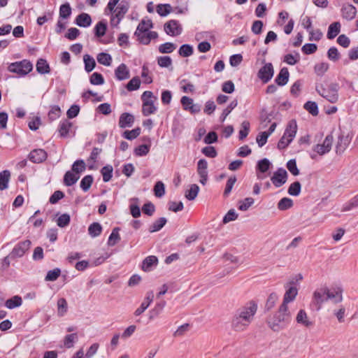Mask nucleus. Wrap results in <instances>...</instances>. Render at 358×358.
I'll return each instance as SVG.
<instances>
[{
  "instance_id": "1",
  "label": "nucleus",
  "mask_w": 358,
  "mask_h": 358,
  "mask_svg": "<svg viewBox=\"0 0 358 358\" xmlns=\"http://www.w3.org/2000/svg\"><path fill=\"white\" fill-rule=\"evenodd\" d=\"M257 310V304L254 301H250L238 308L231 320V329L237 332L246 330L253 321Z\"/></svg>"
},
{
  "instance_id": "2",
  "label": "nucleus",
  "mask_w": 358,
  "mask_h": 358,
  "mask_svg": "<svg viewBox=\"0 0 358 358\" xmlns=\"http://www.w3.org/2000/svg\"><path fill=\"white\" fill-rule=\"evenodd\" d=\"M291 313L289 311L288 306L281 304L278 310L273 316L268 320V327L275 332L284 329L291 322Z\"/></svg>"
},
{
  "instance_id": "3",
  "label": "nucleus",
  "mask_w": 358,
  "mask_h": 358,
  "mask_svg": "<svg viewBox=\"0 0 358 358\" xmlns=\"http://www.w3.org/2000/svg\"><path fill=\"white\" fill-rule=\"evenodd\" d=\"M339 85L336 83H331L325 88L322 84H316V92L323 98L331 103H335L338 100Z\"/></svg>"
},
{
  "instance_id": "4",
  "label": "nucleus",
  "mask_w": 358,
  "mask_h": 358,
  "mask_svg": "<svg viewBox=\"0 0 358 358\" xmlns=\"http://www.w3.org/2000/svg\"><path fill=\"white\" fill-rule=\"evenodd\" d=\"M32 69V64L27 59L11 63L8 67L10 72L15 73L21 76L28 74Z\"/></svg>"
},
{
  "instance_id": "5",
  "label": "nucleus",
  "mask_w": 358,
  "mask_h": 358,
  "mask_svg": "<svg viewBox=\"0 0 358 358\" xmlns=\"http://www.w3.org/2000/svg\"><path fill=\"white\" fill-rule=\"evenodd\" d=\"M128 11V7L124 4H119L112 13L110 25L117 27L124 15Z\"/></svg>"
},
{
  "instance_id": "6",
  "label": "nucleus",
  "mask_w": 358,
  "mask_h": 358,
  "mask_svg": "<svg viewBox=\"0 0 358 358\" xmlns=\"http://www.w3.org/2000/svg\"><path fill=\"white\" fill-rule=\"evenodd\" d=\"M166 34L176 36L181 34L182 31V26L180 22L176 20H171L166 22L164 26Z\"/></svg>"
},
{
  "instance_id": "7",
  "label": "nucleus",
  "mask_w": 358,
  "mask_h": 358,
  "mask_svg": "<svg viewBox=\"0 0 358 358\" xmlns=\"http://www.w3.org/2000/svg\"><path fill=\"white\" fill-rule=\"evenodd\" d=\"M274 73L273 66L271 63L265 64L258 71L257 76L264 83H267Z\"/></svg>"
},
{
  "instance_id": "8",
  "label": "nucleus",
  "mask_w": 358,
  "mask_h": 358,
  "mask_svg": "<svg viewBox=\"0 0 358 358\" xmlns=\"http://www.w3.org/2000/svg\"><path fill=\"white\" fill-rule=\"evenodd\" d=\"M287 176L286 170L283 168H279L273 173L271 180L275 187H280L287 182Z\"/></svg>"
},
{
  "instance_id": "9",
  "label": "nucleus",
  "mask_w": 358,
  "mask_h": 358,
  "mask_svg": "<svg viewBox=\"0 0 358 358\" xmlns=\"http://www.w3.org/2000/svg\"><path fill=\"white\" fill-rule=\"evenodd\" d=\"M333 141V136L331 134H329L326 136L322 144H317L314 147L313 150L320 155L328 153L331 149Z\"/></svg>"
},
{
  "instance_id": "10",
  "label": "nucleus",
  "mask_w": 358,
  "mask_h": 358,
  "mask_svg": "<svg viewBox=\"0 0 358 358\" xmlns=\"http://www.w3.org/2000/svg\"><path fill=\"white\" fill-rule=\"evenodd\" d=\"M328 287H323L317 289L313 293V302L317 305V309H320L323 303L328 301Z\"/></svg>"
},
{
  "instance_id": "11",
  "label": "nucleus",
  "mask_w": 358,
  "mask_h": 358,
  "mask_svg": "<svg viewBox=\"0 0 358 358\" xmlns=\"http://www.w3.org/2000/svg\"><path fill=\"white\" fill-rule=\"evenodd\" d=\"M31 245V241L29 240L19 243L12 250L10 256L13 258L21 257L27 251Z\"/></svg>"
},
{
  "instance_id": "12",
  "label": "nucleus",
  "mask_w": 358,
  "mask_h": 358,
  "mask_svg": "<svg viewBox=\"0 0 358 358\" xmlns=\"http://www.w3.org/2000/svg\"><path fill=\"white\" fill-rule=\"evenodd\" d=\"M48 157L47 152L43 149H35L29 154V159L34 163H41Z\"/></svg>"
},
{
  "instance_id": "13",
  "label": "nucleus",
  "mask_w": 358,
  "mask_h": 358,
  "mask_svg": "<svg viewBox=\"0 0 358 358\" xmlns=\"http://www.w3.org/2000/svg\"><path fill=\"white\" fill-rule=\"evenodd\" d=\"M327 295L328 300H331L334 303H338L343 301V289L339 287L328 288Z\"/></svg>"
},
{
  "instance_id": "14",
  "label": "nucleus",
  "mask_w": 358,
  "mask_h": 358,
  "mask_svg": "<svg viewBox=\"0 0 358 358\" xmlns=\"http://www.w3.org/2000/svg\"><path fill=\"white\" fill-rule=\"evenodd\" d=\"M154 299V293L152 291H149L146 294V296L144 299V301L141 304L140 307L138 308L135 312L134 315L136 316L141 315L150 305V303L152 302Z\"/></svg>"
},
{
  "instance_id": "15",
  "label": "nucleus",
  "mask_w": 358,
  "mask_h": 358,
  "mask_svg": "<svg viewBox=\"0 0 358 358\" xmlns=\"http://www.w3.org/2000/svg\"><path fill=\"white\" fill-rule=\"evenodd\" d=\"M350 141L351 139L348 136L339 135L336 145V153L338 155L342 154L346 150Z\"/></svg>"
},
{
  "instance_id": "16",
  "label": "nucleus",
  "mask_w": 358,
  "mask_h": 358,
  "mask_svg": "<svg viewBox=\"0 0 358 358\" xmlns=\"http://www.w3.org/2000/svg\"><path fill=\"white\" fill-rule=\"evenodd\" d=\"M134 122V117L129 113H123L120 116L119 127L120 128L131 127Z\"/></svg>"
},
{
  "instance_id": "17",
  "label": "nucleus",
  "mask_w": 358,
  "mask_h": 358,
  "mask_svg": "<svg viewBox=\"0 0 358 358\" xmlns=\"http://www.w3.org/2000/svg\"><path fill=\"white\" fill-rule=\"evenodd\" d=\"M341 13L343 18L347 20H352L356 16L357 9L352 4L345 5L341 8Z\"/></svg>"
},
{
  "instance_id": "18",
  "label": "nucleus",
  "mask_w": 358,
  "mask_h": 358,
  "mask_svg": "<svg viewBox=\"0 0 358 358\" xmlns=\"http://www.w3.org/2000/svg\"><path fill=\"white\" fill-rule=\"evenodd\" d=\"M297 131V124L296 122L294 120H292L289 122L288 125L285 131L283 136L285 138H288V139H291L292 141Z\"/></svg>"
},
{
  "instance_id": "19",
  "label": "nucleus",
  "mask_w": 358,
  "mask_h": 358,
  "mask_svg": "<svg viewBox=\"0 0 358 358\" xmlns=\"http://www.w3.org/2000/svg\"><path fill=\"white\" fill-rule=\"evenodd\" d=\"M289 73L287 68L284 67L280 71L275 80V82L279 86H284L287 83L289 80Z\"/></svg>"
},
{
  "instance_id": "20",
  "label": "nucleus",
  "mask_w": 358,
  "mask_h": 358,
  "mask_svg": "<svg viewBox=\"0 0 358 358\" xmlns=\"http://www.w3.org/2000/svg\"><path fill=\"white\" fill-rule=\"evenodd\" d=\"M115 74L117 80H123L129 78V71L124 64H121L115 71Z\"/></svg>"
},
{
  "instance_id": "21",
  "label": "nucleus",
  "mask_w": 358,
  "mask_h": 358,
  "mask_svg": "<svg viewBox=\"0 0 358 358\" xmlns=\"http://www.w3.org/2000/svg\"><path fill=\"white\" fill-rule=\"evenodd\" d=\"M76 23L79 27H87L90 26L92 19L89 14L83 13L76 17Z\"/></svg>"
},
{
  "instance_id": "22",
  "label": "nucleus",
  "mask_w": 358,
  "mask_h": 358,
  "mask_svg": "<svg viewBox=\"0 0 358 358\" xmlns=\"http://www.w3.org/2000/svg\"><path fill=\"white\" fill-rule=\"evenodd\" d=\"M296 321L298 324L306 327H309L313 325V322L308 320L307 313L304 310H300L299 311L296 317Z\"/></svg>"
},
{
  "instance_id": "23",
  "label": "nucleus",
  "mask_w": 358,
  "mask_h": 358,
  "mask_svg": "<svg viewBox=\"0 0 358 358\" xmlns=\"http://www.w3.org/2000/svg\"><path fill=\"white\" fill-rule=\"evenodd\" d=\"M298 293V290L295 287H290L286 290L282 304L287 306V303L294 301Z\"/></svg>"
},
{
  "instance_id": "24",
  "label": "nucleus",
  "mask_w": 358,
  "mask_h": 358,
  "mask_svg": "<svg viewBox=\"0 0 358 358\" xmlns=\"http://www.w3.org/2000/svg\"><path fill=\"white\" fill-rule=\"evenodd\" d=\"M157 263L158 259L157 257L153 255L148 256L143 262L142 269L144 271H148L153 265H157Z\"/></svg>"
},
{
  "instance_id": "25",
  "label": "nucleus",
  "mask_w": 358,
  "mask_h": 358,
  "mask_svg": "<svg viewBox=\"0 0 358 358\" xmlns=\"http://www.w3.org/2000/svg\"><path fill=\"white\" fill-rule=\"evenodd\" d=\"M341 31V24L338 22H335L331 24L328 29L327 38L329 39L334 38Z\"/></svg>"
},
{
  "instance_id": "26",
  "label": "nucleus",
  "mask_w": 358,
  "mask_h": 358,
  "mask_svg": "<svg viewBox=\"0 0 358 358\" xmlns=\"http://www.w3.org/2000/svg\"><path fill=\"white\" fill-rule=\"evenodd\" d=\"M157 108L154 104V101H145L143 103L142 113L144 116H148L155 113Z\"/></svg>"
},
{
  "instance_id": "27",
  "label": "nucleus",
  "mask_w": 358,
  "mask_h": 358,
  "mask_svg": "<svg viewBox=\"0 0 358 358\" xmlns=\"http://www.w3.org/2000/svg\"><path fill=\"white\" fill-rule=\"evenodd\" d=\"M153 24L151 20H143L138 24L136 30V34H141V32H148L150 29L152 28Z\"/></svg>"
},
{
  "instance_id": "28",
  "label": "nucleus",
  "mask_w": 358,
  "mask_h": 358,
  "mask_svg": "<svg viewBox=\"0 0 358 358\" xmlns=\"http://www.w3.org/2000/svg\"><path fill=\"white\" fill-rule=\"evenodd\" d=\"M79 179V176L72 173L71 171H67L64 177V183L66 186H71L74 185Z\"/></svg>"
},
{
  "instance_id": "29",
  "label": "nucleus",
  "mask_w": 358,
  "mask_h": 358,
  "mask_svg": "<svg viewBox=\"0 0 358 358\" xmlns=\"http://www.w3.org/2000/svg\"><path fill=\"white\" fill-rule=\"evenodd\" d=\"M102 232V227L99 222H93L88 227V234L92 238L99 236Z\"/></svg>"
},
{
  "instance_id": "30",
  "label": "nucleus",
  "mask_w": 358,
  "mask_h": 358,
  "mask_svg": "<svg viewBox=\"0 0 358 358\" xmlns=\"http://www.w3.org/2000/svg\"><path fill=\"white\" fill-rule=\"evenodd\" d=\"M166 222L165 217L159 218L149 227V231L153 233L159 231L166 224Z\"/></svg>"
},
{
  "instance_id": "31",
  "label": "nucleus",
  "mask_w": 358,
  "mask_h": 358,
  "mask_svg": "<svg viewBox=\"0 0 358 358\" xmlns=\"http://www.w3.org/2000/svg\"><path fill=\"white\" fill-rule=\"evenodd\" d=\"M10 177V173L8 170H4L0 173V189L3 190L8 187V183Z\"/></svg>"
},
{
  "instance_id": "32",
  "label": "nucleus",
  "mask_w": 358,
  "mask_h": 358,
  "mask_svg": "<svg viewBox=\"0 0 358 358\" xmlns=\"http://www.w3.org/2000/svg\"><path fill=\"white\" fill-rule=\"evenodd\" d=\"M36 70L39 73L45 74L50 72V66L44 59H39L36 63Z\"/></svg>"
},
{
  "instance_id": "33",
  "label": "nucleus",
  "mask_w": 358,
  "mask_h": 358,
  "mask_svg": "<svg viewBox=\"0 0 358 358\" xmlns=\"http://www.w3.org/2000/svg\"><path fill=\"white\" fill-rule=\"evenodd\" d=\"M85 63V70L89 73L91 72L96 66L94 59L89 55H85L83 57Z\"/></svg>"
},
{
  "instance_id": "34",
  "label": "nucleus",
  "mask_w": 358,
  "mask_h": 358,
  "mask_svg": "<svg viewBox=\"0 0 358 358\" xmlns=\"http://www.w3.org/2000/svg\"><path fill=\"white\" fill-rule=\"evenodd\" d=\"M120 228L119 227H115L112 233L110 234L108 240V245L109 246H113L115 245L120 240V236L119 234Z\"/></svg>"
},
{
  "instance_id": "35",
  "label": "nucleus",
  "mask_w": 358,
  "mask_h": 358,
  "mask_svg": "<svg viewBox=\"0 0 358 358\" xmlns=\"http://www.w3.org/2000/svg\"><path fill=\"white\" fill-rule=\"evenodd\" d=\"M107 30V24L103 21L99 22L94 27V34L96 37H102Z\"/></svg>"
},
{
  "instance_id": "36",
  "label": "nucleus",
  "mask_w": 358,
  "mask_h": 358,
  "mask_svg": "<svg viewBox=\"0 0 358 358\" xmlns=\"http://www.w3.org/2000/svg\"><path fill=\"white\" fill-rule=\"evenodd\" d=\"M22 303V298L19 296H15L6 301V306L9 309H13L21 306Z\"/></svg>"
},
{
  "instance_id": "37",
  "label": "nucleus",
  "mask_w": 358,
  "mask_h": 358,
  "mask_svg": "<svg viewBox=\"0 0 358 358\" xmlns=\"http://www.w3.org/2000/svg\"><path fill=\"white\" fill-rule=\"evenodd\" d=\"M199 191V187L197 185L193 184L190 186L189 189L185 192V197L189 200H194L196 196Z\"/></svg>"
},
{
  "instance_id": "38",
  "label": "nucleus",
  "mask_w": 358,
  "mask_h": 358,
  "mask_svg": "<svg viewBox=\"0 0 358 358\" xmlns=\"http://www.w3.org/2000/svg\"><path fill=\"white\" fill-rule=\"evenodd\" d=\"M113 171V168L111 165H106L101 169V173L103 176V180L105 182H108L112 178Z\"/></svg>"
},
{
  "instance_id": "39",
  "label": "nucleus",
  "mask_w": 358,
  "mask_h": 358,
  "mask_svg": "<svg viewBox=\"0 0 358 358\" xmlns=\"http://www.w3.org/2000/svg\"><path fill=\"white\" fill-rule=\"evenodd\" d=\"M172 11V6L169 3L159 4L157 6V12L162 16L164 17Z\"/></svg>"
},
{
  "instance_id": "40",
  "label": "nucleus",
  "mask_w": 358,
  "mask_h": 358,
  "mask_svg": "<svg viewBox=\"0 0 358 358\" xmlns=\"http://www.w3.org/2000/svg\"><path fill=\"white\" fill-rule=\"evenodd\" d=\"M78 335L76 333L68 334L64 337V345L66 348H71L73 347V344L78 341Z\"/></svg>"
},
{
  "instance_id": "41",
  "label": "nucleus",
  "mask_w": 358,
  "mask_h": 358,
  "mask_svg": "<svg viewBox=\"0 0 358 358\" xmlns=\"http://www.w3.org/2000/svg\"><path fill=\"white\" fill-rule=\"evenodd\" d=\"M176 48V45L173 43H170V42H166L165 43H163V44H161L159 46V52L160 53H171L172 52H173Z\"/></svg>"
},
{
  "instance_id": "42",
  "label": "nucleus",
  "mask_w": 358,
  "mask_h": 358,
  "mask_svg": "<svg viewBox=\"0 0 358 358\" xmlns=\"http://www.w3.org/2000/svg\"><path fill=\"white\" fill-rule=\"evenodd\" d=\"M303 108L313 116H316L319 113L317 104L315 101H307Z\"/></svg>"
},
{
  "instance_id": "43",
  "label": "nucleus",
  "mask_w": 358,
  "mask_h": 358,
  "mask_svg": "<svg viewBox=\"0 0 358 358\" xmlns=\"http://www.w3.org/2000/svg\"><path fill=\"white\" fill-rule=\"evenodd\" d=\"M293 206V201L291 199L284 197L280 199L278 203V208L280 210H286Z\"/></svg>"
},
{
  "instance_id": "44",
  "label": "nucleus",
  "mask_w": 358,
  "mask_h": 358,
  "mask_svg": "<svg viewBox=\"0 0 358 358\" xmlns=\"http://www.w3.org/2000/svg\"><path fill=\"white\" fill-rule=\"evenodd\" d=\"M97 61L99 64L108 66L111 64V56L105 52H101L97 55Z\"/></svg>"
},
{
  "instance_id": "45",
  "label": "nucleus",
  "mask_w": 358,
  "mask_h": 358,
  "mask_svg": "<svg viewBox=\"0 0 358 358\" xmlns=\"http://www.w3.org/2000/svg\"><path fill=\"white\" fill-rule=\"evenodd\" d=\"M238 105V101L236 99L233 100L229 105L223 110L222 113L220 116V121L223 122L226 117L229 115V114L231 112V110L236 108Z\"/></svg>"
},
{
  "instance_id": "46",
  "label": "nucleus",
  "mask_w": 358,
  "mask_h": 358,
  "mask_svg": "<svg viewBox=\"0 0 358 358\" xmlns=\"http://www.w3.org/2000/svg\"><path fill=\"white\" fill-rule=\"evenodd\" d=\"M71 14V8L69 3L62 4L59 8V17L66 19Z\"/></svg>"
},
{
  "instance_id": "47",
  "label": "nucleus",
  "mask_w": 358,
  "mask_h": 358,
  "mask_svg": "<svg viewBox=\"0 0 358 358\" xmlns=\"http://www.w3.org/2000/svg\"><path fill=\"white\" fill-rule=\"evenodd\" d=\"M93 182V177L91 175L85 176L80 181V187L84 192H87L90 188Z\"/></svg>"
},
{
  "instance_id": "48",
  "label": "nucleus",
  "mask_w": 358,
  "mask_h": 358,
  "mask_svg": "<svg viewBox=\"0 0 358 358\" xmlns=\"http://www.w3.org/2000/svg\"><path fill=\"white\" fill-rule=\"evenodd\" d=\"M178 53L180 56L187 57L193 54V48L190 45L184 44L180 46Z\"/></svg>"
},
{
  "instance_id": "49",
  "label": "nucleus",
  "mask_w": 358,
  "mask_h": 358,
  "mask_svg": "<svg viewBox=\"0 0 358 358\" xmlns=\"http://www.w3.org/2000/svg\"><path fill=\"white\" fill-rule=\"evenodd\" d=\"M90 81L92 85H99L104 83V78L101 73L94 72L91 75Z\"/></svg>"
},
{
  "instance_id": "50",
  "label": "nucleus",
  "mask_w": 358,
  "mask_h": 358,
  "mask_svg": "<svg viewBox=\"0 0 358 358\" xmlns=\"http://www.w3.org/2000/svg\"><path fill=\"white\" fill-rule=\"evenodd\" d=\"M61 270L59 268H56L53 270H50L47 273L45 278L46 281H55L60 275Z\"/></svg>"
},
{
  "instance_id": "51",
  "label": "nucleus",
  "mask_w": 358,
  "mask_h": 358,
  "mask_svg": "<svg viewBox=\"0 0 358 358\" xmlns=\"http://www.w3.org/2000/svg\"><path fill=\"white\" fill-rule=\"evenodd\" d=\"M72 127V123L65 120L63 122H62L59 125V131L60 134V136L62 137H65L67 136L69 129Z\"/></svg>"
},
{
  "instance_id": "52",
  "label": "nucleus",
  "mask_w": 358,
  "mask_h": 358,
  "mask_svg": "<svg viewBox=\"0 0 358 358\" xmlns=\"http://www.w3.org/2000/svg\"><path fill=\"white\" fill-rule=\"evenodd\" d=\"M236 182V176H231L227 181L226 187L223 193L224 196L227 197L229 195L231 189Z\"/></svg>"
},
{
  "instance_id": "53",
  "label": "nucleus",
  "mask_w": 358,
  "mask_h": 358,
  "mask_svg": "<svg viewBox=\"0 0 358 358\" xmlns=\"http://www.w3.org/2000/svg\"><path fill=\"white\" fill-rule=\"evenodd\" d=\"M154 193L155 196L162 197L165 194V187L164 183L162 181H158L156 182L154 187Z\"/></svg>"
},
{
  "instance_id": "54",
  "label": "nucleus",
  "mask_w": 358,
  "mask_h": 358,
  "mask_svg": "<svg viewBox=\"0 0 358 358\" xmlns=\"http://www.w3.org/2000/svg\"><path fill=\"white\" fill-rule=\"evenodd\" d=\"M328 69L329 64L326 62L317 64L314 67L315 73L319 76H322Z\"/></svg>"
},
{
  "instance_id": "55",
  "label": "nucleus",
  "mask_w": 358,
  "mask_h": 358,
  "mask_svg": "<svg viewBox=\"0 0 358 358\" xmlns=\"http://www.w3.org/2000/svg\"><path fill=\"white\" fill-rule=\"evenodd\" d=\"M85 170V163L83 159L76 160L72 166V171L76 174H79Z\"/></svg>"
},
{
  "instance_id": "56",
  "label": "nucleus",
  "mask_w": 358,
  "mask_h": 358,
  "mask_svg": "<svg viewBox=\"0 0 358 358\" xmlns=\"http://www.w3.org/2000/svg\"><path fill=\"white\" fill-rule=\"evenodd\" d=\"M278 299V296L277 294L273 292L270 294L268 296L266 303V310H270L271 308H273L276 303V301Z\"/></svg>"
},
{
  "instance_id": "57",
  "label": "nucleus",
  "mask_w": 358,
  "mask_h": 358,
  "mask_svg": "<svg viewBox=\"0 0 358 358\" xmlns=\"http://www.w3.org/2000/svg\"><path fill=\"white\" fill-rule=\"evenodd\" d=\"M301 192V183L296 181L290 185L288 188V193L292 196H298Z\"/></svg>"
},
{
  "instance_id": "58",
  "label": "nucleus",
  "mask_w": 358,
  "mask_h": 358,
  "mask_svg": "<svg viewBox=\"0 0 358 358\" xmlns=\"http://www.w3.org/2000/svg\"><path fill=\"white\" fill-rule=\"evenodd\" d=\"M141 80L138 77H134L127 85V89L129 91H134L139 88Z\"/></svg>"
},
{
  "instance_id": "59",
  "label": "nucleus",
  "mask_w": 358,
  "mask_h": 358,
  "mask_svg": "<svg viewBox=\"0 0 358 358\" xmlns=\"http://www.w3.org/2000/svg\"><path fill=\"white\" fill-rule=\"evenodd\" d=\"M242 129L239 131V139L243 140L247 137L250 130V122L248 121H243L241 124Z\"/></svg>"
},
{
  "instance_id": "60",
  "label": "nucleus",
  "mask_w": 358,
  "mask_h": 358,
  "mask_svg": "<svg viewBox=\"0 0 358 358\" xmlns=\"http://www.w3.org/2000/svg\"><path fill=\"white\" fill-rule=\"evenodd\" d=\"M141 129L136 128L131 131L127 130L123 133V136L128 140H133L140 135Z\"/></svg>"
},
{
  "instance_id": "61",
  "label": "nucleus",
  "mask_w": 358,
  "mask_h": 358,
  "mask_svg": "<svg viewBox=\"0 0 358 358\" xmlns=\"http://www.w3.org/2000/svg\"><path fill=\"white\" fill-rule=\"evenodd\" d=\"M358 207V194L353 197L348 203H345L342 211H348Z\"/></svg>"
},
{
  "instance_id": "62",
  "label": "nucleus",
  "mask_w": 358,
  "mask_h": 358,
  "mask_svg": "<svg viewBox=\"0 0 358 358\" xmlns=\"http://www.w3.org/2000/svg\"><path fill=\"white\" fill-rule=\"evenodd\" d=\"M157 64L160 67L167 68L172 64L171 58L169 56H162L157 58Z\"/></svg>"
},
{
  "instance_id": "63",
  "label": "nucleus",
  "mask_w": 358,
  "mask_h": 358,
  "mask_svg": "<svg viewBox=\"0 0 358 358\" xmlns=\"http://www.w3.org/2000/svg\"><path fill=\"white\" fill-rule=\"evenodd\" d=\"M60 108L58 106H53L48 113V118L51 121L55 120L60 116Z\"/></svg>"
},
{
  "instance_id": "64",
  "label": "nucleus",
  "mask_w": 358,
  "mask_h": 358,
  "mask_svg": "<svg viewBox=\"0 0 358 358\" xmlns=\"http://www.w3.org/2000/svg\"><path fill=\"white\" fill-rule=\"evenodd\" d=\"M300 59L299 53H296L295 55L292 54H287L284 57V62L289 65L296 64Z\"/></svg>"
}]
</instances>
